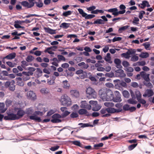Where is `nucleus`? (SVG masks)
Masks as SVG:
<instances>
[{
  "label": "nucleus",
  "instance_id": "f257e3e1",
  "mask_svg": "<svg viewBox=\"0 0 154 154\" xmlns=\"http://www.w3.org/2000/svg\"><path fill=\"white\" fill-rule=\"evenodd\" d=\"M99 94L100 98L104 101H111L113 99V92L107 89H101L99 92Z\"/></svg>",
  "mask_w": 154,
  "mask_h": 154
},
{
  "label": "nucleus",
  "instance_id": "f03ea898",
  "mask_svg": "<svg viewBox=\"0 0 154 154\" xmlns=\"http://www.w3.org/2000/svg\"><path fill=\"white\" fill-rule=\"evenodd\" d=\"M119 9L121 11H118V9L117 8H111L108 10H106L105 11L109 12L112 13V14L115 16H118L119 14H122L125 12V6L123 5H121L119 7Z\"/></svg>",
  "mask_w": 154,
  "mask_h": 154
},
{
  "label": "nucleus",
  "instance_id": "7ed1b4c3",
  "mask_svg": "<svg viewBox=\"0 0 154 154\" xmlns=\"http://www.w3.org/2000/svg\"><path fill=\"white\" fill-rule=\"evenodd\" d=\"M86 96L89 99L95 98L96 97V93L95 90L91 87H88L86 90Z\"/></svg>",
  "mask_w": 154,
  "mask_h": 154
},
{
  "label": "nucleus",
  "instance_id": "20e7f679",
  "mask_svg": "<svg viewBox=\"0 0 154 154\" xmlns=\"http://www.w3.org/2000/svg\"><path fill=\"white\" fill-rule=\"evenodd\" d=\"M60 101L62 105L63 106H68L71 104V99L66 95H62L61 97Z\"/></svg>",
  "mask_w": 154,
  "mask_h": 154
},
{
  "label": "nucleus",
  "instance_id": "39448f33",
  "mask_svg": "<svg viewBox=\"0 0 154 154\" xmlns=\"http://www.w3.org/2000/svg\"><path fill=\"white\" fill-rule=\"evenodd\" d=\"M115 88L118 89H120L121 87L126 88L127 85L125 82H121L119 79L115 80L113 81Z\"/></svg>",
  "mask_w": 154,
  "mask_h": 154
},
{
  "label": "nucleus",
  "instance_id": "423d86ee",
  "mask_svg": "<svg viewBox=\"0 0 154 154\" xmlns=\"http://www.w3.org/2000/svg\"><path fill=\"white\" fill-rule=\"evenodd\" d=\"M96 7L95 6H92L89 7H87L86 9L88 11V12L89 11L91 14H97L98 13L103 14L104 13V11L98 9H96Z\"/></svg>",
  "mask_w": 154,
  "mask_h": 154
},
{
  "label": "nucleus",
  "instance_id": "0eeeda50",
  "mask_svg": "<svg viewBox=\"0 0 154 154\" xmlns=\"http://www.w3.org/2000/svg\"><path fill=\"white\" fill-rule=\"evenodd\" d=\"M78 10L79 14L81 15L82 17H84L86 19H91L95 17V15L93 14H88L87 13L85 12L82 9L79 8Z\"/></svg>",
  "mask_w": 154,
  "mask_h": 154
},
{
  "label": "nucleus",
  "instance_id": "6e6552de",
  "mask_svg": "<svg viewBox=\"0 0 154 154\" xmlns=\"http://www.w3.org/2000/svg\"><path fill=\"white\" fill-rule=\"evenodd\" d=\"M35 0H28L29 2L26 1H23L21 2V4L24 7L29 8H32L34 5V3L33 2Z\"/></svg>",
  "mask_w": 154,
  "mask_h": 154
},
{
  "label": "nucleus",
  "instance_id": "1a4fd4ad",
  "mask_svg": "<svg viewBox=\"0 0 154 154\" xmlns=\"http://www.w3.org/2000/svg\"><path fill=\"white\" fill-rule=\"evenodd\" d=\"M52 118L53 119L51 120V122L53 123H58L61 122V120L59 119L61 118V116L58 114H54L52 116Z\"/></svg>",
  "mask_w": 154,
  "mask_h": 154
},
{
  "label": "nucleus",
  "instance_id": "9d476101",
  "mask_svg": "<svg viewBox=\"0 0 154 154\" xmlns=\"http://www.w3.org/2000/svg\"><path fill=\"white\" fill-rule=\"evenodd\" d=\"M101 19H97L94 21V23L97 24H104L105 22L108 21V19L105 16H102L100 17Z\"/></svg>",
  "mask_w": 154,
  "mask_h": 154
},
{
  "label": "nucleus",
  "instance_id": "9b49d317",
  "mask_svg": "<svg viewBox=\"0 0 154 154\" xmlns=\"http://www.w3.org/2000/svg\"><path fill=\"white\" fill-rule=\"evenodd\" d=\"M115 94L116 96L115 97H114L113 93V99L112 100H113L114 102H120L122 101V99L121 97V94L119 92L117 91L115 92Z\"/></svg>",
  "mask_w": 154,
  "mask_h": 154
},
{
  "label": "nucleus",
  "instance_id": "f8f14e48",
  "mask_svg": "<svg viewBox=\"0 0 154 154\" xmlns=\"http://www.w3.org/2000/svg\"><path fill=\"white\" fill-rule=\"evenodd\" d=\"M18 118L16 114L12 113L8 114L7 116L4 117V119L6 120H15L18 119Z\"/></svg>",
  "mask_w": 154,
  "mask_h": 154
},
{
  "label": "nucleus",
  "instance_id": "ddd939ff",
  "mask_svg": "<svg viewBox=\"0 0 154 154\" xmlns=\"http://www.w3.org/2000/svg\"><path fill=\"white\" fill-rule=\"evenodd\" d=\"M135 52V49H131V50H128L126 53L122 54L121 56L126 58L128 59L130 57V55L134 54Z\"/></svg>",
  "mask_w": 154,
  "mask_h": 154
},
{
  "label": "nucleus",
  "instance_id": "4468645a",
  "mask_svg": "<svg viewBox=\"0 0 154 154\" xmlns=\"http://www.w3.org/2000/svg\"><path fill=\"white\" fill-rule=\"evenodd\" d=\"M14 81L12 80L11 81H7L6 82L5 85L6 87H9V89L12 91H14L15 89V86L14 85Z\"/></svg>",
  "mask_w": 154,
  "mask_h": 154
},
{
  "label": "nucleus",
  "instance_id": "2eb2a0df",
  "mask_svg": "<svg viewBox=\"0 0 154 154\" xmlns=\"http://www.w3.org/2000/svg\"><path fill=\"white\" fill-rule=\"evenodd\" d=\"M80 107L81 108H84L88 110H90L91 109V106L88 104L85 101H82L81 102Z\"/></svg>",
  "mask_w": 154,
  "mask_h": 154
},
{
  "label": "nucleus",
  "instance_id": "dca6fc26",
  "mask_svg": "<svg viewBox=\"0 0 154 154\" xmlns=\"http://www.w3.org/2000/svg\"><path fill=\"white\" fill-rule=\"evenodd\" d=\"M27 96L29 98L34 100L36 99V95L32 91H30L27 93Z\"/></svg>",
  "mask_w": 154,
  "mask_h": 154
},
{
  "label": "nucleus",
  "instance_id": "f3484780",
  "mask_svg": "<svg viewBox=\"0 0 154 154\" xmlns=\"http://www.w3.org/2000/svg\"><path fill=\"white\" fill-rule=\"evenodd\" d=\"M14 109L16 111L17 109L18 110L17 111V114H16V115H17V117L19 118L18 119L21 118L25 114V111L21 109L15 108Z\"/></svg>",
  "mask_w": 154,
  "mask_h": 154
},
{
  "label": "nucleus",
  "instance_id": "a211bd4d",
  "mask_svg": "<svg viewBox=\"0 0 154 154\" xmlns=\"http://www.w3.org/2000/svg\"><path fill=\"white\" fill-rule=\"evenodd\" d=\"M141 77L146 81L149 82L150 79L149 78V74H146L144 71H142L140 72Z\"/></svg>",
  "mask_w": 154,
  "mask_h": 154
},
{
  "label": "nucleus",
  "instance_id": "6ab92c4d",
  "mask_svg": "<svg viewBox=\"0 0 154 154\" xmlns=\"http://www.w3.org/2000/svg\"><path fill=\"white\" fill-rule=\"evenodd\" d=\"M154 94V92L152 90L147 89L145 91L144 94L143 95L144 97H151Z\"/></svg>",
  "mask_w": 154,
  "mask_h": 154
},
{
  "label": "nucleus",
  "instance_id": "aec40b11",
  "mask_svg": "<svg viewBox=\"0 0 154 154\" xmlns=\"http://www.w3.org/2000/svg\"><path fill=\"white\" fill-rule=\"evenodd\" d=\"M70 94L72 97L75 98L78 97L79 96V91L76 89L71 90L70 91Z\"/></svg>",
  "mask_w": 154,
  "mask_h": 154
},
{
  "label": "nucleus",
  "instance_id": "412c9836",
  "mask_svg": "<svg viewBox=\"0 0 154 154\" xmlns=\"http://www.w3.org/2000/svg\"><path fill=\"white\" fill-rule=\"evenodd\" d=\"M29 117L30 119L33 120L35 122H40L42 121L41 118L35 114H33L32 116H29Z\"/></svg>",
  "mask_w": 154,
  "mask_h": 154
},
{
  "label": "nucleus",
  "instance_id": "4be33fe9",
  "mask_svg": "<svg viewBox=\"0 0 154 154\" xmlns=\"http://www.w3.org/2000/svg\"><path fill=\"white\" fill-rule=\"evenodd\" d=\"M67 108L66 107H61L60 108L61 111L63 112L62 115L64 117L66 116L70 113V112L67 111Z\"/></svg>",
  "mask_w": 154,
  "mask_h": 154
},
{
  "label": "nucleus",
  "instance_id": "5701e85b",
  "mask_svg": "<svg viewBox=\"0 0 154 154\" xmlns=\"http://www.w3.org/2000/svg\"><path fill=\"white\" fill-rule=\"evenodd\" d=\"M16 53L14 52L12 53L8 54L3 58V61L4 60H5V59L8 60H11L14 58L16 56Z\"/></svg>",
  "mask_w": 154,
  "mask_h": 154
},
{
  "label": "nucleus",
  "instance_id": "b1692460",
  "mask_svg": "<svg viewBox=\"0 0 154 154\" xmlns=\"http://www.w3.org/2000/svg\"><path fill=\"white\" fill-rule=\"evenodd\" d=\"M16 81L17 82V84L20 86H23L24 85V83L22 80L21 78L19 77L16 78Z\"/></svg>",
  "mask_w": 154,
  "mask_h": 154
},
{
  "label": "nucleus",
  "instance_id": "393cba45",
  "mask_svg": "<svg viewBox=\"0 0 154 154\" xmlns=\"http://www.w3.org/2000/svg\"><path fill=\"white\" fill-rule=\"evenodd\" d=\"M115 72L119 74L118 76L121 77H124L126 76V74L124 73V71L122 69H119L116 70Z\"/></svg>",
  "mask_w": 154,
  "mask_h": 154
},
{
  "label": "nucleus",
  "instance_id": "a878e982",
  "mask_svg": "<svg viewBox=\"0 0 154 154\" xmlns=\"http://www.w3.org/2000/svg\"><path fill=\"white\" fill-rule=\"evenodd\" d=\"M141 5L142 6L140 7V8L142 9H144L146 7H149L150 6L149 2L145 0L142 1V3L141 4Z\"/></svg>",
  "mask_w": 154,
  "mask_h": 154
},
{
  "label": "nucleus",
  "instance_id": "bb28decb",
  "mask_svg": "<svg viewBox=\"0 0 154 154\" xmlns=\"http://www.w3.org/2000/svg\"><path fill=\"white\" fill-rule=\"evenodd\" d=\"M115 106L118 108V109H116V111L117 112H121L122 110V103H117L115 105Z\"/></svg>",
  "mask_w": 154,
  "mask_h": 154
},
{
  "label": "nucleus",
  "instance_id": "cd10ccee",
  "mask_svg": "<svg viewBox=\"0 0 154 154\" xmlns=\"http://www.w3.org/2000/svg\"><path fill=\"white\" fill-rule=\"evenodd\" d=\"M78 65L79 66L81 67L82 68L84 69H87L89 67L88 65L87 64H86L84 62H82L79 63L78 64Z\"/></svg>",
  "mask_w": 154,
  "mask_h": 154
},
{
  "label": "nucleus",
  "instance_id": "c85d7f7f",
  "mask_svg": "<svg viewBox=\"0 0 154 154\" xmlns=\"http://www.w3.org/2000/svg\"><path fill=\"white\" fill-rule=\"evenodd\" d=\"M110 54L109 53H107L106 56L104 58V60L106 61L109 62L110 63H112L111 61V58L110 56Z\"/></svg>",
  "mask_w": 154,
  "mask_h": 154
},
{
  "label": "nucleus",
  "instance_id": "c756f323",
  "mask_svg": "<svg viewBox=\"0 0 154 154\" xmlns=\"http://www.w3.org/2000/svg\"><path fill=\"white\" fill-rule=\"evenodd\" d=\"M63 87L64 88L68 89L69 88L70 85L68 81L67 80L63 81Z\"/></svg>",
  "mask_w": 154,
  "mask_h": 154
},
{
  "label": "nucleus",
  "instance_id": "7c9ffc66",
  "mask_svg": "<svg viewBox=\"0 0 154 154\" xmlns=\"http://www.w3.org/2000/svg\"><path fill=\"white\" fill-rule=\"evenodd\" d=\"M149 56V54L146 52H142L139 55L140 57L143 58H146L148 57Z\"/></svg>",
  "mask_w": 154,
  "mask_h": 154
},
{
  "label": "nucleus",
  "instance_id": "2f4dec72",
  "mask_svg": "<svg viewBox=\"0 0 154 154\" xmlns=\"http://www.w3.org/2000/svg\"><path fill=\"white\" fill-rule=\"evenodd\" d=\"M70 25V24L69 23H63L60 25V27L63 29H67L69 27Z\"/></svg>",
  "mask_w": 154,
  "mask_h": 154
},
{
  "label": "nucleus",
  "instance_id": "473e14b6",
  "mask_svg": "<svg viewBox=\"0 0 154 154\" xmlns=\"http://www.w3.org/2000/svg\"><path fill=\"white\" fill-rule=\"evenodd\" d=\"M45 30L47 32L50 34H53L56 33L55 30L49 28H45Z\"/></svg>",
  "mask_w": 154,
  "mask_h": 154
},
{
  "label": "nucleus",
  "instance_id": "72a5a7b5",
  "mask_svg": "<svg viewBox=\"0 0 154 154\" xmlns=\"http://www.w3.org/2000/svg\"><path fill=\"white\" fill-rule=\"evenodd\" d=\"M107 112L109 113H113L117 112L116 109L113 108L108 107L107 108Z\"/></svg>",
  "mask_w": 154,
  "mask_h": 154
},
{
  "label": "nucleus",
  "instance_id": "f704fd0d",
  "mask_svg": "<svg viewBox=\"0 0 154 154\" xmlns=\"http://www.w3.org/2000/svg\"><path fill=\"white\" fill-rule=\"evenodd\" d=\"M129 27V26L128 25H126L121 27L119 29L118 31L119 33H121L122 32V31L127 29Z\"/></svg>",
  "mask_w": 154,
  "mask_h": 154
},
{
  "label": "nucleus",
  "instance_id": "c9c22d12",
  "mask_svg": "<svg viewBox=\"0 0 154 154\" xmlns=\"http://www.w3.org/2000/svg\"><path fill=\"white\" fill-rule=\"evenodd\" d=\"M40 92L42 94H47L49 92V90L47 88H43L41 90Z\"/></svg>",
  "mask_w": 154,
  "mask_h": 154
},
{
  "label": "nucleus",
  "instance_id": "e433bc0d",
  "mask_svg": "<svg viewBox=\"0 0 154 154\" xmlns=\"http://www.w3.org/2000/svg\"><path fill=\"white\" fill-rule=\"evenodd\" d=\"M135 99L130 98L127 100V102L131 104H135L137 103V101L135 100Z\"/></svg>",
  "mask_w": 154,
  "mask_h": 154
},
{
  "label": "nucleus",
  "instance_id": "4c0bfd02",
  "mask_svg": "<svg viewBox=\"0 0 154 154\" xmlns=\"http://www.w3.org/2000/svg\"><path fill=\"white\" fill-rule=\"evenodd\" d=\"M78 113L79 115H82L86 114L88 113V111L85 109H81L79 110Z\"/></svg>",
  "mask_w": 154,
  "mask_h": 154
},
{
  "label": "nucleus",
  "instance_id": "58836bf2",
  "mask_svg": "<svg viewBox=\"0 0 154 154\" xmlns=\"http://www.w3.org/2000/svg\"><path fill=\"white\" fill-rule=\"evenodd\" d=\"M101 108V107L98 106V104H97L94 105L92 107V110L94 111H98Z\"/></svg>",
  "mask_w": 154,
  "mask_h": 154
},
{
  "label": "nucleus",
  "instance_id": "ea45409f",
  "mask_svg": "<svg viewBox=\"0 0 154 154\" xmlns=\"http://www.w3.org/2000/svg\"><path fill=\"white\" fill-rule=\"evenodd\" d=\"M57 58L59 62H60L61 61H65V58L61 55H58L57 56Z\"/></svg>",
  "mask_w": 154,
  "mask_h": 154
},
{
  "label": "nucleus",
  "instance_id": "a19ab883",
  "mask_svg": "<svg viewBox=\"0 0 154 154\" xmlns=\"http://www.w3.org/2000/svg\"><path fill=\"white\" fill-rule=\"evenodd\" d=\"M72 12L70 11H68L63 13L62 16L65 17H67L68 16L72 14Z\"/></svg>",
  "mask_w": 154,
  "mask_h": 154
},
{
  "label": "nucleus",
  "instance_id": "79ce46f5",
  "mask_svg": "<svg viewBox=\"0 0 154 154\" xmlns=\"http://www.w3.org/2000/svg\"><path fill=\"white\" fill-rule=\"evenodd\" d=\"M36 72L37 73V75L38 77H39L42 75V71L40 69L37 68L36 69Z\"/></svg>",
  "mask_w": 154,
  "mask_h": 154
},
{
  "label": "nucleus",
  "instance_id": "37998d69",
  "mask_svg": "<svg viewBox=\"0 0 154 154\" xmlns=\"http://www.w3.org/2000/svg\"><path fill=\"white\" fill-rule=\"evenodd\" d=\"M34 59V58L32 55H28L26 59V60L28 62H30Z\"/></svg>",
  "mask_w": 154,
  "mask_h": 154
},
{
  "label": "nucleus",
  "instance_id": "c03bdc74",
  "mask_svg": "<svg viewBox=\"0 0 154 154\" xmlns=\"http://www.w3.org/2000/svg\"><path fill=\"white\" fill-rule=\"evenodd\" d=\"M139 19L137 17H135L132 21V23L134 25H137L139 24Z\"/></svg>",
  "mask_w": 154,
  "mask_h": 154
},
{
  "label": "nucleus",
  "instance_id": "a18cd8bd",
  "mask_svg": "<svg viewBox=\"0 0 154 154\" xmlns=\"http://www.w3.org/2000/svg\"><path fill=\"white\" fill-rule=\"evenodd\" d=\"M135 94L136 95V98L137 100L141 97V94L140 92L139 91H135Z\"/></svg>",
  "mask_w": 154,
  "mask_h": 154
},
{
  "label": "nucleus",
  "instance_id": "49530a36",
  "mask_svg": "<svg viewBox=\"0 0 154 154\" xmlns=\"http://www.w3.org/2000/svg\"><path fill=\"white\" fill-rule=\"evenodd\" d=\"M122 94L124 97L126 98H128L130 95L128 92L126 90H125L122 92Z\"/></svg>",
  "mask_w": 154,
  "mask_h": 154
},
{
  "label": "nucleus",
  "instance_id": "de8ad7c7",
  "mask_svg": "<svg viewBox=\"0 0 154 154\" xmlns=\"http://www.w3.org/2000/svg\"><path fill=\"white\" fill-rule=\"evenodd\" d=\"M18 22H19L18 21H15V23L14 24V27L17 29L21 28L24 29V27L23 26H21L19 25V24L18 23Z\"/></svg>",
  "mask_w": 154,
  "mask_h": 154
},
{
  "label": "nucleus",
  "instance_id": "09e8293b",
  "mask_svg": "<svg viewBox=\"0 0 154 154\" xmlns=\"http://www.w3.org/2000/svg\"><path fill=\"white\" fill-rule=\"evenodd\" d=\"M105 76L107 77L112 78L114 76V74L112 72L106 73L105 74Z\"/></svg>",
  "mask_w": 154,
  "mask_h": 154
},
{
  "label": "nucleus",
  "instance_id": "8fccbe9b",
  "mask_svg": "<svg viewBox=\"0 0 154 154\" xmlns=\"http://www.w3.org/2000/svg\"><path fill=\"white\" fill-rule=\"evenodd\" d=\"M104 105L105 106L108 107H112L114 106L113 103L110 102H106L104 103Z\"/></svg>",
  "mask_w": 154,
  "mask_h": 154
},
{
  "label": "nucleus",
  "instance_id": "3c124183",
  "mask_svg": "<svg viewBox=\"0 0 154 154\" xmlns=\"http://www.w3.org/2000/svg\"><path fill=\"white\" fill-rule=\"evenodd\" d=\"M5 107V105L3 103H0V111L2 112H4L6 110L4 109Z\"/></svg>",
  "mask_w": 154,
  "mask_h": 154
},
{
  "label": "nucleus",
  "instance_id": "603ef678",
  "mask_svg": "<svg viewBox=\"0 0 154 154\" xmlns=\"http://www.w3.org/2000/svg\"><path fill=\"white\" fill-rule=\"evenodd\" d=\"M73 144L79 146L80 147H82V145L80 141H72V142Z\"/></svg>",
  "mask_w": 154,
  "mask_h": 154
},
{
  "label": "nucleus",
  "instance_id": "864d4df0",
  "mask_svg": "<svg viewBox=\"0 0 154 154\" xmlns=\"http://www.w3.org/2000/svg\"><path fill=\"white\" fill-rule=\"evenodd\" d=\"M23 75H24L25 76L29 77L30 75H33V73L32 72H23Z\"/></svg>",
  "mask_w": 154,
  "mask_h": 154
},
{
  "label": "nucleus",
  "instance_id": "5fc2aeb1",
  "mask_svg": "<svg viewBox=\"0 0 154 154\" xmlns=\"http://www.w3.org/2000/svg\"><path fill=\"white\" fill-rule=\"evenodd\" d=\"M70 116L72 118H76L79 116V115L77 113L73 112L70 115Z\"/></svg>",
  "mask_w": 154,
  "mask_h": 154
},
{
  "label": "nucleus",
  "instance_id": "6e6d98bb",
  "mask_svg": "<svg viewBox=\"0 0 154 154\" xmlns=\"http://www.w3.org/2000/svg\"><path fill=\"white\" fill-rule=\"evenodd\" d=\"M143 46L147 50H149L150 49H149V47L150 46V44L149 42H145L143 44Z\"/></svg>",
  "mask_w": 154,
  "mask_h": 154
},
{
  "label": "nucleus",
  "instance_id": "4d7b16f0",
  "mask_svg": "<svg viewBox=\"0 0 154 154\" xmlns=\"http://www.w3.org/2000/svg\"><path fill=\"white\" fill-rule=\"evenodd\" d=\"M34 4H36V6L39 8H42L43 6V3L42 2H35Z\"/></svg>",
  "mask_w": 154,
  "mask_h": 154
},
{
  "label": "nucleus",
  "instance_id": "13d9d810",
  "mask_svg": "<svg viewBox=\"0 0 154 154\" xmlns=\"http://www.w3.org/2000/svg\"><path fill=\"white\" fill-rule=\"evenodd\" d=\"M144 85L146 87L150 88H152L153 87L152 84L150 82H144Z\"/></svg>",
  "mask_w": 154,
  "mask_h": 154
},
{
  "label": "nucleus",
  "instance_id": "bf43d9fd",
  "mask_svg": "<svg viewBox=\"0 0 154 154\" xmlns=\"http://www.w3.org/2000/svg\"><path fill=\"white\" fill-rule=\"evenodd\" d=\"M103 145V144L102 143H100L99 144H95L94 145V147L96 149H98V147H102Z\"/></svg>",
  "mask_w": 154,
  "mask_h": 154
},
{
  "label": "nucleus",
  "instance_id": "052dcab7",
  "mask_svg": "<svg viewBox=\"0 0 154 154\" xmlns=\"http://www.w3.org/2000/svg\"><path fill=\"white\" fill-rule=\"evenodd\" d=\"M138 57L136 55H134L131 58V60L133 62H135L138 60Z\"/></svg>",
  "mask_w": 154,
  "mask_h": 154
},
{
  "label": "nucleus",
  "instance_id": "680f3d73",
  "mask_svg": "<svg viewBox=\"0 0 154 154\" xmlns=\"http://www.w3.org/2000/svg\"><path fill=\"white\" fill-rule=\"evenodd\" d=\"M55 111L53 109L50 110L47 113L46 116H49L55 112Z\"/></svg>",
  "mask_w": 154,
  "mask_h": 154
},
{
  "label": "nucleus",
  "instance_id": "e2e57ef3",
  "mask_svg": "<svg viewBox=\"0 0 154 154\" xmlns=\"http://www.w3.org/2000/svg\"><path fill=\"white\" fill-rule=\"evenodd\" d=\"M136 64L139 66H144L146 65V63L145 61H142L137 62Z\"/></svg>",
  "mask_w": 154,
  "mask_h": 154
},
{
  "label": "nucleus",
  "instance_id": "0e129e2a",
  "mask_svg": "<svg viewBox=\"0 0 154 154\" xmlns=\"http://www.w3.org/2000/svg\"><path fill=\"white\" fill-rule=\"evenodd\" d=\"M79 125L81 126V128H84L85 127H88L91 125L87 123H79L78 124Z\"/></svg>",
  "mask_w": 154,
  "mask_h": 154
},
{
  "label": "nucleus",
  "instance_id": "69168bd1",
  "mask_svg": "<svg viewBox=\"0 0 154 154\" xmlns=\"http://www.w3.org/2000/svg\"><path fill=\"white\" fill-rule=\"evenodd\" d=\"M33 112V110L32 108L30 107L27 110L26 113L28 115L31 114Z\"/></svg>",
  "mask_w": 154,
  "mask_h": 154
},
{
  "label": "nucleus",
  "instance_id": "338daca9",
  "mask_svg": "<svg viewBox=\"0 0 154 154\" xmlns=\"http://www.w3.org/2000/svg\"><path fill=\"white\" fill-rule=\"evenodd\" d=\"M137 144L136 143L130 145L128 147V150H132L137 146Z\"/></svg>",
  "mask_w": 154,
  "mask_h": 154
},
{
  "label": "nucleus",
  "instance_id": "774afa93",
  "mask_svg": "<svg viewBox=\"0 0 154 154\" xmlns=\"http://www.w3.org/2000/svg\"><path fill=\"white\" fill-rule=\"evenodd\" d=\"M21 66H22L24 68L25 66H28V63L26 62V61L23 60L21 62Z\"/></svg>",
  "mask_w": 154,
  "mask_h": 154
}]
</instances>
